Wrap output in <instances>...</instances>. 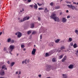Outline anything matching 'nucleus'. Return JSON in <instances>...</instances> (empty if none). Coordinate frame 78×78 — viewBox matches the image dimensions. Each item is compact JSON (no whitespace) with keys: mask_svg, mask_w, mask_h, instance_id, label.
<instances>
[{"mask_svg":"<svg viewBox=\"0 0 78 78\" xmlns=\"http://www.w3.org/2000/svg\"><path fill=\"white\" fill-rule=\"evenodd\" d=\"M51 19H53L55 22H59V19L58 17L56 16V14L55 13H52L51 16Z\"/></svg>","mask_w":78,"mask_h":78,"instance_id":"nucleus-1","label":"nucleus"},{"mask_svg":"<svg viewBox=\"0 0 78 78\" xmlns=\"http://www.w3.org/2000/svg\"><path fill=\"white\" fill-rule=\"evenodd\" d=\"M30 16H28V17L26 16L23 19V20H19V22H24L25 20H27L30 19Z\"/></svg>","mask_w":78,"mask_h":78,"instance_id":"nucleus-2","label":"nucleus"},{"mask_svg":"<svg viewBox=\"0 0 78 78\" xmlns=\"http://www.w3.org/2000/svg\"><path fill=\"white\" fill-rule=\"evenodd\" d=\"M67 6L69 8H70L71 9H72L73 10L74 9L76 8V7L73 5H67Z\"/></svg>","mask_w":78,"mask_h":78,"instance_id":"nucleus-3","label":"nucleus"},{"mask_svg":"<svg viewBox=\"0 0 78 78\" xmlns=\"http://www.w3.org/2000/svg\"><path fill=\"white\" fill-rule=\"evenodd\" d=\"M51 68V66L49 65H46V71H49V70H50Z\"/></svg>","mask_w":78,"mask_h":78,"instance_id":"nucleus-4","label":"nucleus"},{"mask_svg":"<svg viewBox=\"0 0 78 78\" xmlns=\"http://www.w3.org/2000/svg\"><path fill=\"white\" fill-rule=\"evenodd\" d=\"M9 48L10 50V51H12L13 49H14V48H15V46L14 45H11L10 46Z\"/></svg>","mask_w":78,"mask_h":78,"instance_id":"nucleus-5","label":"nucleus"},{"mask_svg":"<svg viewBox=\"0 0 78 78\" xmlns=\"http://www.w3.org/2000/svg\"><path fill=\"white\" fill-rule=\"evenodd\" d=\"M5 74V70L2 69L0 72V75L1 76H4Z\"/></svg>","mask_w":78,"mask_h":78,"instance_id":"nucleus-6","label":"nucleus"},{"mask_svg":"<svg viewBox=\"0 0 78 78\" xmlns=\"http://www.w3.org/2000/svg\"><path fill=\"white\" fill-rule=\"evenodd\" d=\"M62 22L64 23V22H67V19L66 18V17H63L62 19Z\"/></svg>","mask_w":78,"mask_h":78,"instance_id":"nucleus-7","label":"nucleus"},{"mask_svg":"<svg viewBox=\"0 0 78 78\" xmlns=\"http://www.w3.org/2000/svg\"><path fill=\"white\" fill-rule=\"evenodd\" d=\"M36 49L33 48V49L32 51V55H35V53H36Z\"/></svg>","mask_w":78,"mask_h":78,"instance_id":"nucleus-8","label":"nucleus"},{"mask_svg":"<svg viewBox=\"0 0 78 78\" xmlns=\"http://www.w3.org/2000/svg\"><path fill=\"white\" fill-rule=\"evenodd\" d=\"M22 33L20 32H18V35L17 36V37L19 38H20L21 36H22Z\"/></svg>","mask_w":78,"mask_h":78,"instance_id":"nucleus-9","label":"nucleus"},{"mask_svg":"<svg viewBox=\"0 0 78 78\" xmlns=\"http://www.w3.org/2000/svg\"><path fill=\"white\" fill-rule=\"evenodd\" d=\"M62 76H63V78H68V76H67L66 74H63Z\"/></svg>","mask_w":78,"mask_h":78,"instance_id":"nucleus-10","label":"nucleus"},{"mask_svg":"<svg viewBox=\"0 0 78 78\" xmlns=\"http://www.w3.org/2000/svg\"><path fill=\"white\" fill-rule=\"evenodd\" d=\"M68 68L70 69H72L73 68V65L70 64L68 66Z\"/></svg>","mask_w":78,"mask_h":78,"instance_id":"nucleus-11","label":"nucleus"},{"mask_svg":"<svg viewBox=\"0 0 78 78\" xmlns=\"http://www.w3.org/2000/svg\"><path fill=\"white\" fill-rule=\"evenodd\" d=\"M66 59H67V56H65L63 58L62 60V62H64L66 60Z\"/></svg>","mask_w":78,"mask_h":78,"instance_id":"nucleus-12","label":"nucleus"},{"mask_svg":"<svg viewBox=\"0 0 78 78\" xmlns=\"http://www.w3.org/2000/svg\"><path fill=\"white\" fill-rule=\"evenodd\" d=\"M27 59L24 60L22 62V64H23L24 63H25L26 64H27Z\"/></svg>","mask_w":78,"mask_h":78,"instance_id":"nucleus-13","label":"nucleus"},{"mask_svg":"<svg viewBox=\"0 0 78 78\" xmlns=\"http://www.w3.org/2000/svg\"><path fill=\"white\" fill-rule=\"evenodd\" d=\"M34 23H32L31 24L30 28H34Z\"/></svg>","mask_w":78,"mask_h":78,"instance_id":"nucleus-14","label":"nucleus"},{"mask_svg":"<svg viewBox=\"0 0 78 78\" xmlns=\"http://www.w3.org/2000/svg\"><path fill=\"white\" fill-rule=\"evenodd\" d=\"M51 55V54H48L47 53H46L45 54V56L46 57H48L49 56H50Z\"/></svg>","mask_w":78,"mask_h":78,"instance_id":"nucleus-15","label":"nucleus"},{"mask_svg":"<svg viewBox=\"0 0 78 78\" xmlns=\"http://www.w3.org/2000/svg\"><path fill=\"white\" fill-rule=\"evenodd\" d=\"M1 67L2 69H5V68H6V65H3Z\"/></svg>","mask_w":78,"mask_h":78,"instance_id":"nucleus-16","label":"nucleus"},{"mask_svg":"<svg viewBox=\"0 0 78 78\" xmlns=\"http://www.w3.org/2000/svg\"><path fill=\"white\" fill-rule=\"evenodd\" d=\"M73 47L74 48H75L77 47V45L75 43V44L73 45Z\"/></svg>","mask_w":78,"mask_h":78,"instance_id":"nucleus-17","label":"nucleus"},{"mask_svg":"<svg viewBox=\"0 0 78 78\" xmlns=\"http://www.w3.org/2000/svg\"><path fill=\"white\" fill-rule=\"evenodd\" d=\"M59 41H60V39H58L57 40H55V43H58V42H59Z\"/></svg>","mask_w":78,"mask_h":78,"instance_id":"nucleus-18","label":"nucleus"},{"mask_svg":"<svg viewBox=\"0 0 78 78\" xmlns=\"http://www.w3.org/2000/svg\"><path fill=\"white\" fill-rule=\"evenodd\" d=\"M34 8L35 9H37V4H35V5H34Z\"/></svg>","mask_w":78,"mask_h":78,"instance_id":"nucleus-19","label":"nucleus"},{"mask_svg":"<svg viewBox=\"0 0 78 78\" xmlns=\"http://www.w3.org/2000/svg\"><path fill=\"white\" fill-rule=\"evenodd\" d=\"M52 62H56V58H52Z\"/></svg>","mask_w":78,"mask_h":78,"instance_id":"nucleus-20","label":"nucleus"},{"mask_svg":"<svg viewBox=\"0 0 78 78\" xmlns=\"http://www.w3.org/2000/svg\"><path fill=\"white\" fill-rule=\"evenodd\" d=\"M64 54H62L61 55H60L59 56V59H62V58L63 57V56H64Z\"/></svg>","mask_w":78,"mask_h":78,"instance_id":"nucleus-21","label":"nucleus"},{"mask_svg":"<svg viewBox=\"0 0 78 78\" xmlns=\"http://www.w3.org/2000/svg\"><path fill=\"white\" fill-rule=\"evenodd\" d=\"M60 8V6H57L55 7V9H58Z\"/></svg>","mask_w":78,"mask_h":78,"instance_id":"nucleus-22","label":"nucleus"},{"mask_svg":"<svg viewBox=\"0 0 78 78\" xmlns=\"http://www.w3.org/2000/svg\"><path fill=\"white\" fill-rule=\"evenodd\" d=\"M14 64H15V62H13L12 63H11V67H12V66H14Z\"/></svg>","mask_w":78,"mask_h":78,"instance_id":"nucleus-23","label":"nucleus"},{"mask_svg":"<svg viewBox=\"0 0 78 78\" xmlns=\"http://www.w3.org/2000/svg\"><path fill=\"white\" fill-rule=\"evenodd\" d=\"M11 38H9L7 40V42H10L11 41Z\"/></svg>","mask_w":78,"mask_h":78,"instance_id":"nucleus-24","label":"nucleus"},{"mask_svg":"<svg viewBox=\"0 0 78 78\" xmlns=\"http://www.w3.org/2000/svg\"><path fill=\"white\" fill-rule=\"evenodd\" d=\"M31 30H29L27 31V34H31Z\"/></svg>","mask_w":78,"mask_h":78,"instance_id":"nucleus-25","label":"nucleus"},{"mask_svg":"<svg viewBox=\"0 0 78 78\" xmlns=\"http://www.w3.org/2000/svg\"><path fill=\"white\" fill-rule=\"evenodd\" d=\"M65 48L64 46H62L60 48V50H63V49H64Z\"/></svg>","mask_w":78,"mask_h":78,"instance_id":"nucleus-26","label":"nucleus"},{"mask_svg":"<svg viewBox=\"0 0 78 78\" xmlns=\"http://www.w3.org/2000/svg\"><path fill=\"white\" fill-rule=\"evenodd\" d=\"M69 42L72 41V38L70 37L69 39Z\"/></svg>","mask_w":78,"mask_h":78,"instance_id":"nucleus-27","label":"nucleus"},{"mask_svg":"<svg viewBox=\"0 0 78 78\" xmlns=\"http://www.w3.org/2000/svg\"><path fill=\"white\" fill-rule=\"evenodd\" d=\"M74 32L76 33V34H78V30H75Z\"/></svg>","mask_w":78,"mask_h":78,"instance_id":"nucleus-28","label":"nucleus"},{"mask_svg":"<svg viewBox=\"0 0 78 78\" xmlns=\"http://www.w3.org/2000/svg\"><path fill=\"white\" fill-rule=\"evenodd\" d=\"M11 43H12V44H13V43H14V42L15 41L14 40H11Z\"/></svg>","mask_w":78,"mask_h":78,"instance_id":"nucleus-29","label":"nucleus"},{"mask_svg":"<svg viewBox=\"0 0 78 78\" xmlns=\"http://www.w3.org/2000/svg\"><path fill=\"white\" fill-rule=\"evenodd\" d=\"M38 10H44V9L42 8H38Z\"/></svg>","mask_w":78,"mask_h":78,"instance_id":"nucleus-30","label":"nucleus"},{"mask_svg":"<svg viewBox=\"0 0 78 78\" xmlns=\"http://www.w3.org/2000/svg\"><path fill=\"white\" fill-rule=\"evenodd\" d=\"M21 47L22 48H23L25 47V46L23 44L21 45Z\"/></svg>","mask_w":78,"mask_h":78,"instance_id":"nucleus-31","label":"nucleus"},{"mask_svg":"<svg viewBox=\"0 0 78 78\" xmlns=\"http://www.w3.org/2000/svg\"><path fill=\"white\" fill-rule=\"evenodd\" d=\"M50 5L51 6H53V2H51L50 3Z\"/></svg>","mask_w":78,"mask_h":78,"instance_id":"nucleus-32","label":"nucleus"},{"mask_svg":"<svg viewBox=\"0 0 78 78\" xmlns=\"http://www.w3.org/2000/svg\"><path fill=\"white\" fill-rule=\"evenodd\" d=\"M18 72L19 73L18 74V75H20L21 74V71L19 70Z\"/></svg>","mask_w":78,"mask_h":78,"instance_id":"nucleus-33","label":"nucleus"},{"mask_svg":"<svg viewBox=\"0 0 78 78\" xmlns=\"http://www.w3.org/2000/svg\"><path fill=\"white\" fill-rule=\"evenodd\" d=\"M36 31H33V32L32 33V34H35L36 33Z\"/></svg>","mask_w":78,"mask_h":78,"instance_id":"nucleus-34","label":"nucleus"},{"mask_svg":"<svg viewBox=\"0 0 78 78\" xmlns=\"http://www.w3.org/2000/svg\"><path fill=\"white\" fill-rule=\"evenodd\" d=\"M73 42H71V43H70V46H73Z\"/></svg>","mask_w":78,"mask_h":78,"instance_id":"nucleus-35","label":"nucleus"},{"mask_svg":"<svg viewBox=\"0 0 78 78\" xmlns=\"http://www.w3.org/2000/svg\"><path fill=\"white\" fill-rule=\"evenodd\" d=\"M46 31H47V29H45L44 30H43V33H45V32H46Z\"/></svg>","mask_w":78,"mask_h":78,"instance_id":"nucleus-36","label":"nucleus"},{"mask_svg":"<svg viewBox=\"0 0 78 78\" xmlns=\"http://www.w3.org/2000/svg\"><path fill=\"white\" fill-rule=\"evenodd\" d=\"M38 20L39 21H40L41 20V18L39 17H38Z\"/></svg>","mask_w":78,"mask_h":78,"instance_id":"nucleus-37","label":"nucleus"},{"mask_svg":"<svg viewBox=\"0 0 78 78\" xmlns=\"http://www.w3.org/2000/svg\"><path fill=\"white\" fill-rule=\"evenodd\" d=\"M27 0L28 2H29V3H30V2H31V0Z\"/></svg>","mask_w":78,"mask_h":78,"instance_id":"nucleus-38","label":"nucleus"},{"mask_svg":"<svg viewBox=\"0 0 78 78\" xmlns=\"http://www.w3.org/2000/svg\"><path fill=\"white\" fill-rule=\"evenodd\" d=\"M71 16H68L67 17V19H69V18H70Z\"/></svg>","mask_w":78,"mask_h":78,"instance_id":"nucleus-39","label":"nucleus"},{"mask_svg":"<svg viewBox=\"0 0 78 78\" xmlns=\"http://www.w3.org/2000/svg\"><path fill=\"white\" fill-rule=\"evenodd\" d=\"M6 47H4L3 49V50L4 51H6Z\"/></svg>","mask_w":78,"mask_h":78,"instance_id":"nucleus-40","label":"nucleus"},{"mask_svg":"<svg viewBox=\"0 0 78 78\" xmlns=\"http://www.w3.org/2000/svg\"><path fill=\"white\" fill-rule=\"evenodd\" d=\"M42 35H40V39H42Z\"/></svg>","mask_w":78,"mask_h":78,"instance_id":"nucleus-41","label":"nucleus"},{"mask_svg":"<svg viewBox=\"0 0 78 78\" xmlns=\"http://www.w3.org/2000/svg\"><path fill=\"white\" fill-rule=\"evenodd\" d=\"M65 2L67 3V4H69V1H66Z\"/></svg>","mask_w":78,"mask_h":78,"instance_id":"nucleus-42","label":"nucleus"},{"mask_svg":"<svg viewBox=\"0 0 78 78\" xmlns=\"http://www.w3.org/2000/svg\"><path fill=\"white\" fill-rule=\"evenodd\" d=\"M42 75H38V76L40 77V78H41V76Z\"/></svg>","mask_w":78,"mask_h":78,"instance_id":"nucleus-43","label":"nucleus"},{"mask_svg":"<svg viewBox=\"0 0 78 78\" xmlns=\"http://www.w3.org/2000/svg\"><path fill=\"white\" fill-rule=\"evenodd\" d=\"M73 4H75V5L76 4V2H73Z\"/></svg>","mask_w":78,"mask_h":78,"instance_id":"nucleus-44","label":"nucleus"},{"mask_svg":"<svg viewBox=\"0 0 78 78\" xmlns=\"http://www.w3.org/2000/svg\"><path fill=\"white\" fill-rule=\"evenodd\" d=\"M69 12V10H67L66 12V13H68V12Z\"/></svg>","mask_w":78,"mask_h":78,"instance_id":"nucleus-45","label":"nucleus"},{"mask_svg":"<svg viewBox=\"0 0 78 78\" xmlns=\"http://www.w3.org/2000/svg\"><path fill=\"white\" fill-rule=\"evenodd\" d=\"M7 63H8V64H9V63H10L9 61H8L7 62Z\"/></svg>","mask_w":78,"mask_h":78,"instance_id":"nucleus-46","label":"nucleus"},{"mask_svg":"<svg viewBox=\"0 0 78 78\" xmlns=\"http://www.w3.org/2000/svg\"><path fill=\"white\" fill-rule=\"evenodd\" d=\"M27 62L28 63L29 62H30V60H27Z\"/></svg>","mask_w":78,"mask_h":78,"instance_id":"nucleus-47","label":"nucleus"},{"mask_svg":"<svg viewBox=\"0 0 78 78\" xmlns=\"http://www.w3.org/2000/svg\"><path fill=\"white\" fill-rule=\"evenodd\" d=\"M18 34V32L16 33H15V35H17Z\"/></svg>","mask_w":78,"mask_h":78,"instance_id":"nucleus-48","label":"nucleus"},{"mask_svg":"<svg viewBox=\"0 0 78 78\" xmlns=\"http://www.w3.org/2000/svg\"><path fill=\"white\" fill-rule=\"evenodd\" d=\"M37 5H38V6H39L40 4H39V3H37Z\"/></svg>","mask_w":78,"mask_h":78,"instance_id":"nucleus-49","label":"nucleus"},{"mask_svg":"<svg viewBox=\"0 0 78 78\" xmlns=\"http://www.w3.org/2000/svg\"><path fill=\"white\" fill-rule=\"evenodd\" d=\"M30 6L31 7V8H33V5H30Z\"/></svg>","mask_w":78,"mask_h":78,"instance_id":"nucleus-50","label":"nucleus"},{"mask_svg":"<svg viewBox=\"0 0 78 78\" xmlns=\"http://www.w3.org/2000/svg\"><path fill=\"white\" fill-rule=\"evenodd\" d=\"M47 8H45V11H47Z\"/></svg>","mask_w":78,"mask_h":78,"instance_id":"nucleus-51","label":"nucleus"},{"mask_svg":"<svg viewBox=\"0 0 78 78\" xmlns=\"http://www.w3.org/2000/svg\"><path fill=\"white\" fill-rule=\"evenodd\" d=\"M42 4H40V5L39 6H42Z\"/></svg>","mask_w":78,"mask_h":78,"instance_id":"nucleus-52","label":"nucleus"},{"mask_svg":"<svg viewBox=\"0 0 78 78\" xmlns=\"http://www.w3.org/2000/svg\"><path fill=\"white\" fill-rule=\"evenodd\" d=\"M26 50V49L25 48H24L23 49V51H25Z\"/></svg>","mask_w":78,"mask_h":78,"instance_id":"nucleus-53","label":"nucleus"},{"mask_svg":"<svg viewBox=\"0 0 78 78\" xmlns=\"http://www.w3.org/2000/svg\"><path fill=\"white\" fill-rule=\"evenodd\" d=\"M5 78V77H2V76L0 77V78Z\"/></svg>","mask_w":78,"mask_h":78,"instance_id":"nucleus-54","label":"nucleus"},{"mask_svg":"<svg viewBox=\"0 0 78 78\" xmlns=\"http://www.w3.org/2000/svg\"><path fill=\"white\" fill-rule=\"evenodd\" d=\"M2 32H1L0 33V36H1V35H2Z\"/></svg>","mask_w":78,"mask_h":78,"instance_id":"nucleus-55","label":"nucleus"},{"mask_svg":"<svg viewBox=\"0 0 78 78\" xmlns=\"http://www.w3.org/2000/svg\"><path fill=\"white\" fill-rule=\"evenodd\" d=\"M16 74H18V71H17V72L16 73Z\"/></svg>","mask_w":78,"mask_h":78,"instance_id":"nucleus-56","label":"nucleus"},{"mask_svg":"<svg viewBox=\"0 0 78 78\" xmlns=\"http://www.w3.org/2000/svg\"><path fill=\"white\" fill-rule=\"evenodd\" d=\"M69 3V4H71V2H68V4Z\"/></svg>","mask_w":78,"mask_h":78,"instance_id":"nucleus-57","label":"nucleus"},{"mask_svg":"<svg viewBox=\"0 0 78 78\" xmlns=\"http://www.w3.org/2000/svg\"><path fill=\"white\" fill-rule=\"evenodd\" d=\"M46 10H44V12L45 13H47V11H45Z\"/></svg>","mask_w":78,"mask_h":78,"instance_id":"nucleus-58","label":"nucleus"},{"mask_svg":"<svg viewBox=\"0 0 78 78\" xmlns=\"http://www.w3.org/2000/svg\"><path fill=\"white\" fill-rule=\"evenodd\" d=\"M18 78H20V76L19 75L18 76Z\"/></svg>","mask_w":78,"mask_h":78,"instance_id":"nucleus-59","label":"nucleus"},{"mask_svg":"<svg viewBox=\"0 0 78 78\" xmlns=\"http://www.w3.org/2000/svg\"><path fill=\"white\" fill-rule=\"evenodd\" d=\"M62 14V12H60V15H61V14Z\"/></svg>","mask_w":78,"mask_h":78,"instance_id":"nucleus-60","label":"nucleus"},{"mask_svg":"<svg viewBox=\"0 0 78 78\" xmlns=\"http://www.w3.org/2000/svg\"><path fill=\"white\" fill-rule=\"evenodd\" d=\"M4 70H7V68H4Z\"/></svg>","mask_w":78,"mask_h":78,"instance_id":"nucleus-61","label":"nucleus"},{"mask_svg":"<svg viewBox=\"0 0 78 78\" xmlns=\"http://www.w3.org/2000/svg\"><path fill=\"white\" fill-rule=\"evenodd\" d=\"M48 11H49V10L48 9L47 10V12H48Z\"/></svg>","mask_w":78,"mask_h":78,"instance_id":"nucleus-62","label":"nucleus"},{"mask_svg":"<svg viewBox=\"0 0 78 78\" xmlns=\"http://www.w3.org/2000/svg\"><path fill=\"white\" fill-rule=\"evenodd\" d=\"M22 11H24V9H23V8L22 9Z\"/></svg>","mask_w":78,"mask_h":78,"instance_id":"nucleus-63","label":"nucleus"},{"mask_svg":"<svg viewBox=\"0 0 78 78\" xmlns=\"http://www.w3.org/2000/svg\"><path fill=\"white\" fill-rule=\"evenodd\" d=\"M47 78H50V77H47Z\"/></svg>","mask_w":78,"mask_h":78,"instance_id":"nucleus-64","label":"nucleus"}]
</instances>
